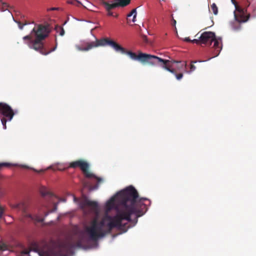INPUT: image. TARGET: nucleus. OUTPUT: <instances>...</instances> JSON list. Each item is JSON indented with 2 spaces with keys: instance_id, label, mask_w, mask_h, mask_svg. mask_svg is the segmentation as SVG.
<instances>
[{
  "instance_id": "obj_1",
  "label": "nucleus",
  "mask_w": 256,
  "mask_h": 256,
  "mask_svg": "<svg viewBox=\"0 0 256 256\" xmlns=\"http://www.w3.org/2000/svg\"><path fill=\"white\" fill-rule=\"evenodd\" d=\"M138 197L137 190L132 186L118 192L108 201L106 204L108 208L110 209L114 206V202H118L119 208L116 214L113 216L106 214L100 220L96 217L93 218L80 232V238L81 240L85 234L89 240L96 242L106 234L111 233L114 228L126 232L128 228L127 223L123 224L122 222H130L131 216L134 214L136 218V222H137V218L142 216L146 210V206L142 201L147 199L141 198L138 201Z\"/></svg>"
},
{
  "instance_id": "obj_2",
  "label": "nucleus",
  "mask_w": 256,
  "mask_h": 256,
  "mask_svg": "<svg viewBox=\"0 0 256 256\" xmlns=\"http://www.w3.org/2000/svg\"><path fill=\"white\" fill-rule=\"evenodd\" d=\"M51 31L48 24H40L35 26L30 34L23 37L24 40H26V44L28 46L43 55H48L56 48L57 44L50 50L44 47L42 40L46 38Z\"/></svg>"
},
{
  "instance_id": "obj_3",
  "label": "nucleus",
  "mask_w": 256,
  "mask_h": 256,
  "mask_svg": "<svg viewBox=\"0 0 256 256\" xmlns=\"http://www.w3.org/2000/svg\"><path fill=\"white\" fill-rule=\"evenodd\" d=\"M124 54L128 55L130 58L134 60H139L142 63H147L150 66L159 65L162 68L167 70L176 76L178 80H180L183 76L182 73L176 74V70L173 68V64L180 62L164 60L158 56L140 52L138 54L126 50Z\"/></svg>"
},
{
  "instance_id": "obj_4",
  "label": "nucleus",
  "mask_w": 256,
  "mask_h": 256,
  "mask_svg": "<svg viewBox=\"0 0 256 256\" xmlns=\"http://www.w3.org/2000/svg\"><path fill=\"white\" fill-rule=\"evenodd\" d=\"M84 46L76 44V48L79 51L86 52L96 48L109 45L116 52H120L122 54H124L126 50L116 42L108 38H96L95 41L94 42H84Z\"/></svg>"
},
{
  "instance_id": "obj_5",
  "label": "nucleus",
  "mask_w": 256,
  "mask_h": 256,
  "mask_svg": "<svg viewBox=\"0 0 256 256\" xmlns=\"http://www.w3.org/2000/svg\"><path fill=\"white\" fill-rule=\"evenodd\" d=\"M75 246L74 244L70 241L60 242L54 248L49 250L46 256H66L65 254Z\"/></svg>"
},
{
  "instance_id": "obj_6",
  "label": "nucleus",
  "mask_w": 256,
  "mask_h": 256,
  "mask_svg": "<svg viewBox=\"0 0 256 256\" xmlns=\"http://www.w3.org/2000/svg\"><path fill=\"white\" fill-rule=\"evenodd\" d=\"M69 166L74 168H80L86 178H93L96 180L98 183L102 182V178L96 176L88 170V164L82 160H79L70 162Z\"/></svg>"
},
{
  "instance_id": "obj_7",
  "label": "nucleus",
  "mask_w": 256,
  "mask_h": 256,
  "mask_svg": "<svg viewBox=\"0 0 256 256\" xmlns=\"http://www.w3.org/2000/svg\"><path fill=\"white\" fill-rule=\"evenodd\" d=\"M10 205L12 208L21 211L22 216L26 218H30L32 220L38 222H42L44 221V218H41L40 216L32 215L30 214L28 211V206L23 202L14 204H10Z\"/></svg>"
},
{
  "instance_id": "obj_8",
  "label": "nucleus",
  "mask_w": 256,
  "mask_h": 256,
  "mask_svg": "<svg viewBox=\"0 0 256 256\" xmlns=\"http://www.w3.org/2000/svg\"><path fill=\"white\" fill-rule=\"evenodd\" d=\"M14 114L10 106L4 102H0V118L4 128L6 129L7 121H10Z\"/></svg>"
},
{
  "instance_id": "obj_9",
  "label": "nucleus",
  "mask_w": 256,
  "mask_h": 256,
  "mask_svg": "<svg viewBox=\"0 0 256 256\" xmlns=\"http://www.w3.org/2000/svg\"><path fill=\"white\" fill-rule=\"evenodd\" d=\"M200 32H198L196 35V37H198V38H195L192 40L194 44L201 45L204 44L206 46H210L213 40H215L216 35L214 32H202L200 36Z\"/></svg>"
},
{
  "instance_id": "obj_10",
  "label": "nucleus",
  "mask_w": 256,
  "mask_h": 256,
  "mask_svg": "<svg viewBox=\"0 0 256 256\" xmlns=\"http://www.w3.org/2000/svg\"><path fill=\"white\" fill-rule=\"evenodd\" d=\"M233 4L236 9L234 12L235 20L239 23L246 22L250 16V14H247V9L240 7L236 1L233 2Z\"/></svg>"
},
{
  "instance_id": "obj_11",
  "label": "nucleus",
  "mask_w": 256,
  "mask_h": 256,
  "mask_svg": "<svg viewBox=\"0 0 256 256\" xmlns=\"http://www.w3.org/2000/svg\"><path fill=\"white\" fill-rule=\"evenodd\" d=\"M86 206L90 207L95 212L98 211V202L90 200L84 196L80 202V207L81 209L84 210Z\"/></svg>"
},
{
  "instance_id": "obj_12",
  "label": "nucleus",
  "mask_w": 256,
  "mask_h": 256,
  "mask_svg": "<svg viewBox=\"0 0 256 256\" xmlns=\"http://www.w3.org/2000/svg\"><path fill=\"white\" fill-rule=\"evenodd\" d=\"M131 0H113L110 1L111 6H108L109 8H124L130 4Z\"/></svg>"
},
{
  "instance_id": "obj_13",
  "label": "nucleus",
  "mask_w": 256,
  "mask_h": 256,
  "mask_svg": "<svg viewBox=\"0 0 256 256\" xmlns=\"http://www.w3.org/2000/svg\"><path fill=\"white\" fill-rule=\"evenodd\" d=\"M213 42H214V55L212 56V58H214L216 56H218L220 52V50H222V44H221V42H222V38H216V37L215 38V40H213Z\"/></svg>"
},
{
  "instance_id": "obj_14",
  "label": "nucleus",
  "mask_w": 256,
  "mask_h": 256,
  "mask_svg": "<svg viewBox=\"0 0 256 256\" xmlns=\"http://www.w3.org/2000/svg\"><path fill=\"white\" fill-rule=\"evenodd\" d=\"M101 4L108 12V16H113V12H112V10L115 8H109L110 6H111L112 4L110 2H106L104 0H102Z\"/></svg>"
},
{
  "instance_id": "obj_15",
  "label": "nucleus",
  "mask_w": 256,
  "mask_h": 256,
  "mask_svg": "<svg viewBox=\"0 0 256 256\" xmlns=\"http://www.w3.org/2000/svg\"><path fill=\"white\" fill-rule=\"evenodd\" d=\"M16 164H12V163L4 162L0 163V171L4 168H10L12 166H17Z\"/></svg>"
},
{
  "instance_id": "obj_16",
  "label": "nucleus",
  "mask_w": 256,
  "mask_h": 256,
  "mask_svg": "<svg viewBox=\"0 0 256 256\" xmlns=\"http://www.w3.org/2000/svg\"><path fill=\"white\" fill-rule=\"evenodd\" d=\"M40 192L42 196H44L48 195H51V194L50 192H49L46 188H42L40 190Z\"/></svg>"
},
{
  "instance_id": "obj_17",
  "label": "nucleus",
  "mask_w": 256,
  "mask_h": 256,
  "mask_svg": "<svg viewBox=\"0 0 256 256\" xmlns=\"http://www.w3.org/2000/svg\"><path fill=\"white\" fill-rule=\"evenodd\" d=\"M5 210V208L2 206L1 205H0V220H4V221H5V220L4 218Z\"/></svg>"
},
{
  "instance_id": "obj_18",
  "label": "nucleus",
  "mask_w": 256,
  "mask_h": 256,
  "mask_svg": "<svg viewBox=\"0 0 256 256\" xmlns=\"http://www.w3.org/2000/svg\"><path fill=\"white\" fill-rule=\"evenodd\" d=\"M210 7H211L213 13L215 15L217 14L218 12V8H217L216 4L214 3L211 5Z\"/></svg>"
},
{
  "instance_id": "obj_19",
  "label": "nucleus",
  "mask_w": 256,
  "mask_h": 256,
  "mask_svg": "<svg viewBox=\"0 0 256 256\" xmlns=\"http://www.w3.org/2000/svg\"><path fill=\"white\" fill-rule=\"evenodd\" d=\"M70 4H72L74 5H76V6H79L80 5H82V4L78 0H70L68 1Z\"/></svg>"
},
{
  "instance_id": "obj_20",
  "label": "nucleus",
  "mask_w": 256,
  "mask_h": 256,
  "mask_svg": "<svg viewBox=\"0 0 256 256\" xmlns=\"http://www.w3.org/2000/svg\"><path fill=\"white\" fill-rule=\"evenodd\" d=\"M2 10L3 11L7 10L8 8V4L6 2H2Z\"/></svg>"
},
{
  "instance_id": "obj_21",
  "label": "nucleus",
  "mask_w": 256,
  "mask_h": 256,
  "mask_svg": "<svg viewBox=\"0 0 256 256\" xmlns=\"http://www.w3.org/2000/svg\"><path fill=\"white\" fill-rule=\"evenodd\" d=\"M56 210V206H55L53 210H50L45 212L44 216L45 217L46 216L50 213H51V212H54Z\"/></svg>"
},
{
  "instance_id": "obj_22",
  "label": "nucleus",
  "mask_w": 256,
  "mask_h": 256,
  "mask_svg": "<svg viewBox=\"0 0 256 256\" xmlns=\"http://www.w3.org/2000/svg\"><path fill=\"white\" fill-rule=\"evenodd\" d=\"M18 24V28H20V30H22L23 28V27L24 25H26V24H22L20 22V21H18V22H16Z\"/></svg>"
},
{
  "instance_id": "obj_23",
  "label": "nucleus",
  "mask_w": 256,
  "mask_h": 256,
  "mask_svg": "<svg viewBox=\"0 0 256 256\" xmlns=\"http://www.w3.org/2000/svg\"><path fill=\"white\" fill-rule=\"evenodd\" d=\"M98 184H96L94 186H90V190H96L98 188Z\"/></svg>"
},
{
  "instance_id": "obj_24",
  "label": "nucleus",
  "mask_w": 256,
  "mask_h": 256,
  "mask_svg": "<svg viewBox=\"0 0 256 256\" xmlns=\"http://www.w3.org/2000/svg\"><path fill=\"white\" fill-rule=\"evenodd\" d=\"M184 41L185 42H191L192 43H194L192 40H191L188 37V38H184Z\"/></svg>"
},
{
  "instance_id": "obj_25",
  "label": "nucleus",
  "mask_w": 256,
  "mask_h": 256,
  "mask_svg": "<svg viewBox=\"0 0 256 256\" xmlns=\"http://www.w3.org/2000/svg\"><path fill=\"white\" fill-rule=\"evenodd\" d=\"M190 68L191 71H194L196 69V66L193 64H191Z\"/></svg>"
},
{
  "instance_id": "obj_26",
  "label": "nucleus",
  "mask_w": 256,
  "mask_h": 256,
  "mask_svg": "<svg viewBox=\"0 0 256 256\" xmlns=\"http://www.w3.org/2000/svg\"><path fill=\"white\" fill-rule=\"evenodd\" d=\"M131 12L132 13V14L134 16V15L136 16V8L133 9V10L131 11Z\"/></svg>"
},
{
  "instance_id": "obj_27",
  "label": "nucleus",
  "mask_w": 256,
  "mask_h": 256,
  "mask_svg": "<svg viewBox=\"0 0 256 256\" xmlns=\"http://www.w3.org/2000/svg\"><path fill=\"white\" fill-rule=\"evenodd\" d=\"M64 34V30L62 28L60 29V36H62Z\"/></svg>"
},
{
  "instance_id": "obj_28",
  "label": "nucleus",
  "mask_w": 256,
  "mask_h": 256,
  "mask_svg": "<svg viewBox=\"0 0 256 256\" xmlns=\"http://www.w3.org/2000/svg\"><path fill=\"white\" fill-rule=\"evenodd\" d=\"M82 246V242H81V240L80 241H78V242H76V246H78V247H80Z\"/></svg>"
},
{
  "instance_id": "obj_29",
  "label": "nucleus",
  "mask_w": 256,
  "mask_h": 256,
  "mask_svg": "<svg viewBox=\"0 0 256 256\" xmlns=\"http://www.w3.org/2000/svg\"><path fill=\"white\" fill-rule=\"evenodd\" d=\"M58 8H52L48 10H58Z\"/></svg>"
},
{
  "instance_id": "obj_30",
  "label": "nucleus",
  "mask_w": 256,
  "mask_h": 256,
  "mask_svg": "<svg viewBox=\"0 0 256 256\" xmlns=\"http://www.w3.org/2000/svg\"><path fill=\"white\" fill-rule=\"evenodd\" d=\"M20 166L21 168H28V169L30 168L28 166H26V165H21V166Z\"/></svg>"
},
{
  "instance_id": "obj_31",
  "label": "nucleus",
  "mask_w": 256,
  "mask_h": 256,
  "mask_svg": "<svg viewBox=\"0 0 256 256\" xmlns=\"http://www.w3.org/2000/svg\"><path fill=\"white\" fill-rule=\"evenodd\" d=\"M142 39H143V40H144V42H147V38H146V36H142Z\"/></svg>"
},
{
  "instance_id": "obj_32",
  "label": "nucleus",
  "mask_w": 256,
  "mask_h": 256,
  "mask_svg": "<svg viewBox=\"0 0 256 256\" xmlns=\"http://www.w3.org/2000/svg\"><path fill=\"white\" fill-rule=\"evenodd\" d=\"M136 15H134V16H133V18H132V22H135L136 21Z\"/></svg>"
},
{
  "instance_id": "obj_33",
  "label": "nucleus",
  "mask_w": 256,
  "mask_h": 256,
  "mask_svg": "<svg viewBox=\"0 0 256 256\" xmlns=\"http://www.w3.org/2000/svg\"><path fill=\"white\" fill-rule=\"evenodd\" d=\"M22 253L24 254H27L29 253V252L28 250H24L23 251Z\"/></svg>"
},
{
  "instance_id": "obj_34",
  "label": "nucleus",
  "mask_w": 256,
  "mask_h": 256,
  "mask_svg": "<svg viewBox=\"0 0 256 256\" xmlns=\"http://www.w3.org/2000/svg\"><path fill=\"white\" fill-rule=\"evenodd\" d=\"M176 24V20L174 19H172V24L173 26H175Z\"/></svg>"
},
{
  "instance_id": "obj_35",
  "label": "nucleus",
  "mask_w": 256,
  "mask_h": 256,
  "mask_svg": "<svg viewBox=\"0 0 256 256\" xmlns=\"http://www.w3.org/2000/svg\"><path fill=\"white\" fill-rule=\"evenodd\" d=\"M32 170H33L34 172H44L45 170H40V171H37V170H36L35 169H34V168H33Z\"/></svg>"
},
{
  "instance_id": "obj_36",
  "label": "nucleus",
  "mask_w": 256,
  "mask_h": 256,
  "mask_svg": "<svg viewBox=\"0 0 256 256\" xmlns=\"http://www.w3.org/2000/svg\"><path fill=\"white\" fill-rule=\"evenodd\" d=\"M132 15H133V14H132V13L130 12V14H128L127 16H128V17H130V16H131Z\"/></svg>"
},
{
  "instance_id": "obj_37",
  "label": "nucleus",
  "mask_w": 256,
  "mask_h": 256,
  "mask_svg": "<svg viewBox=\"0 0 256 256\" xmlns=\"http://www.w3.org/2000/svg\"><path fill=\"white\" fill-rule=\"evenodd\" d=\"M256 12V8H254L253 10V13L255 14V13Z\"/></svg>"
},
{
  "instance_id": "obj_38",
  "label": "nucleus",
  "mask_w": 256,
  "mask_h": 256,
  "mask_svg": "<svg viewBox=\"0 0 256 256\" xmlns=\"http://www.w3.org/2000/svg\"><path fill=\"white\" fill-rule=\"evenodd\" d=\"M76 200H77V199H76V198L74 197V201H76Z\"/></svg>"
},
{
  "instance_id": "obj_39",
  "label": "nucleus",
  "mask_w": 256,
  "mask_h": 256,
  "mask_svg": "<svg viewBox=\"0 0 256 256\" xmlns=\"http://www.w3.org/2000/svg\"><path fill=\"white\" fill-rule=\"evenodd\" d=\"M115 17L117 18L118 16V14H116V16H114Z\"/></svg>"
},
{
  "instance_id": "obj_40",
  "label": "nucleus",
  "mask_w": 256,
  "mask_h": 256,
  "mask_svg": "<svg viewBox=\"0 0 256 256\" xmlns=\"http://www.w3.org/2000/svg\"><path fill=\"white\" fill-rule=\"evenodd\" d=\"M232 0V2H233L234 1H235L234 0Z\"/></svg>"
},
{
  "instance_id": "obj_41",
  "label": "nucleus",
  "mask_w": 256,
  "mask_h": 256,
  "mask_svg": "<svg viewBox=\"0 0 256 256\" xmlns=\"http://www.w3.org/2000/svg\"><path fill=\"white\" fill-rule=\"evenodd\" d=\"M82 6H84V8H85V6H84V5L82 4Z\"/></svg>"
},
{
  "instance_id": "obj_42",
  "label": "nucleus",
  "mask_w": 256,
  "mask_h": 256,
  "mask_svg": "<svg viewBox=\"0 0 256 256\" xmlns=\"http://www.w3.org/2000/svg\"><path fill=\"white\" fill-rule=\"evenodd\" d=\"M82 6H84V8H85V6H84V5L82 4Z\"/></svg>"
}]
</instances>
